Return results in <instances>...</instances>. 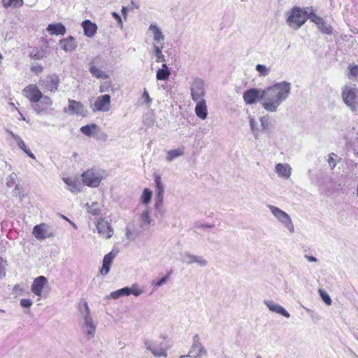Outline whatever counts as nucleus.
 I'll return each instance as SVG.
<instances>
[{"label":"nucleus","instance_id":"obj_1","mask_svg":"<svg viewBox=\"0 0 358 358\" xmlns=\"http://www.w3.org/2000/svg\"><path fill=\"white\" fill-rule=\"evenodd\" d=\"M291 83L287 81L275 83L263 89L262 107L269 113H275L280 106L289 97Z\"/></svg>","mask_w":358,"mask_h":358},{"label":"nucleus","instance_id":"obj_2","mask_svg":"<svg viewBox=\"0 0 358 358\" xmlns=\"http://www.w3.org/2000/svg\"><path fill=\"white\" fill-rule=\"evenodd\" d=\"M341 98L351 113L358 115V88L355 85H345L341 89Z\"/></svg>","mask_w":358,"mask_h":358},{"label":"nucleus","instance_id":"obj_3","mask_svg":"<svg viewBox=\"0 0 358 358\" xmlns=\"http://www.w3.org/2000/svg\"><path fill=\"white\" fill-rule=\"evenodd\" d=\"M287 24L295 30L299 29L308 20V12L296 6L287 12Z\"/></svg>","mask_w":358,"mask_h":358},{"label":"nucleus","instance_id":"obj_4","mask_svg":"<svg viewBox=\"0 0 358 358\" xmlns=\"http://www.w3.org/2000/svg\"><path fill=\"white\" fill-rule=\"evenodd\" d=\"M273 215L281 222L291 233L294 231V227L289 215L278 207L267 205Z\"/></svg>","mask_w":358,"mask_h":358},{"label":"nucleus","instance_id":"obj_5","mask_svg":"<svg viewBox=\"0 0 358 358\" xmlns=\"http://www.w3.org/2000/svg\"><path fill=\"white\" fill-rule=\"evenodd\" d=\"M83 318L82 328L88 339L94 338L96 325L94 322L93 319L90 315V309L89 306H85V312Z\"/></svg>","mask_w":358,"mask_h":358},{"label":"nucleus","instance_id":"obj_6","mask_svg":"<svg viewBox=\"0 0 358 358\" xmlns=\"http://www.w3.org/2000/svg\"><path fill=\"white\" fill-rule=\"evenodd\" d=\"M82 180L84 185L92 187H96L102 180V176L99 171L91 169L82 174Z\"/></svg>","mask_w":358,"mask_h":358},{"label":"nucleus","instance_id":"obj_7","mask_svg":"<svg viewBox=\"0 0 358 358\" xmlns=\"http://www.w3.org/2000/svg\"><path fill=\"white\" fill-rule=\"evenodd\" d=\"M32 234L37 240L41 241L54 237L55 233L50 226L45 223H41L34 226Z\"/></svg>","mask_w":358,"mask_h":358},{"label":"nucleus","instance_id":"obj_8","mask_svg":"<svg viewBox=\"0 0 358 358\" xmlns=\"http://www.w3.org/2000/svg\"><path fill=\"white\" fill-rule=\"evenodd\" d=\"M207 354V351L200 342V338L198 334L193 337V343L189 349L187 355H182L180 358L190 357L193 358L201 357Z\"/></svg>","mask_w":358,"mask_h":358},{"label":"nucleus","instance_id":"obj_9","mask_svg":"<svg viewBox=\"0 0 358 358\" xmlns=\"http://www.w3.org/2000/svg\"><path fill=\"white\" fill-rule=\"evenodd\" d=\"M191 96L194 101L203 99L206 91L204 88V82L202 79L196 78L191 84Z\"/></svg>","mask_w":358,"mask_h":358},{"label":"nucleus","instance_id":"obj_10","mask_svg":"<svg viewBox=\"0 0 358 358\" xmlns=\"http://www.w3.org/2000/svg\"><path fill=\"white\" fill-rule=\"evenodd\" d=\"M60 79L55 73L49 75L44 79L40 80L41 86L46 91L51 92L57 91Z\"/></svg>","mask_w":358,"mask_h":358},{"label":"nucleus","instance_id":"obj_11","mask_svg":"<svg viewBox=\"0 0 358 358\" xmlns=\"http://www.w3.org/2000/svg\"><path fill=\"white\" fill-rule=\"evenodd\" d=\"M155 183L156 188L155 203V207L159 212L161 211V208L163 205L164 187L162 182V178L159 175H155Z\"/></svg>","mask_w":358,"mask_h":358},{"label":"nucleus","instance_id":"obj_12","mask_svg":"<svg viewBox=\"0 0 358 358\" xmlns=\"http://www.w3.org/2000/svg\"><path fill=\"white\" fill-rule=\"evenodd\" d=\"M262 89L250 88L243 93V99L248 105L254 104L257 101L262 104Z\"/></svg>","mask_w":358,"mask_h":358},{"label":"nucleus","instance_id":"obj_13","mask_svg":"<svg viewBox=\"0 0 358 358\" xmlns=\"http://www.w3.org/2000/svg\"><path fill=\"white\" fill-rule=\"evenodd\" d=\"M110 96L109 94L99 96L94 103L92 111L108 112L110 109Z\"/></svg>","mask_w":358,"mask_h":358},{"label":"nucleus","instance_id":"obj_14","mask_svg":"<svg viewBox=\"0 0 358 358\" xmlns=\"http://www.w3.org/2000/svg\"><path fill=\"white\" fill-rule=\"evenodd\" d=\"M182 262L186 265L196 264L201 267H205L208 264V260L203 257L192 255L188 252L184 253L182 258Z\"/></svg>","mask_w":358,"mask_h":358},{"label":"nucleus","instance_id":"obj_15","mask_svg":"<svg viewBox=\"0 0 358 358\" xmlns=\"http://www.w3.org/2000/svg\"><path fill=\"white\" fill-rule=\"evenodd\" d=\"M24 95L34 104L41 99L42 92L35 85H29L23 90Z\"/></svg>","mask_w":358,"mask_h":358},{"label":"nucleus","instance_id":"obj_16","mask_svg":"<svg viewBox=\"0 0 358 358\" xmlns=\"http://www.w3.org/2000/svg\"><path fill=\"white\" fill-rule=\"evenodd\" d=\"M96 227L98 233L104 236L106 239L112 237L113 234V229L108 221L104 219H99L96 222Z\"/></svg>","mask_w":358,"mask_h":358},{"label":"nucleus","instance_id":"obj_17","mask_svg":"<svg viewBox=\"0 0 358 358\" xmlns=\"http://www.w3.org/2000/svg\"><path fill=\"white\" fill-rule=\"evenodd\" d=\"M118 253V251L112 250L107 255H106L103 259V264L100 269V273L102 275H106L110 271V265L113 263V259L115 258Z\"/></svg>","mask_w":358,"mask_h":358},{"label":"nucleus","instance_id":"obj_18","mask_svg":"<svg viewBox=\"0 0 358 358\" xmlns=\"http://www.w3.org/2000/svg\"><path fill=\"white\" fill-rule=\"evenodd\" d=\"M47 283V278L43 275H40L34 279L31 289L34 294L41 297L42 296L43 289Z\"/></svg>","mask_w":358,"mask_h":358},{"label":"nucleus","instance_id":"obj_19","mask_svg":"<svg viewBox=\"0 0 358 358\" xmlns=\"http://www.w3.org/2000/svg\"><path fill=\"white\" fill-rule=\"evenodd\" d=\"M52 104V99L42 94L40 101H38V102H34L32 105V108L37 113H40L50 108Z\"/></svg>","mask_w":358,"mask_h":358},{"label":"nucleus","instance_id":"obj_20","mask_svg":"<svg viewBox=\"0 0 358 358\" xmlns=\"http://www.w3.org/2000/svg\"><path fill=\"white\" fill-rule=\"evenodd\" d=\"M264 303L270 311L280 314L286 318L290 317V314L282 306L276 303L275 301L272 300H264Z\"/></svg>","mask_w":358,"mask_h":358},{"label":"nucleus","instance_id":"obj_21","mask_svg":"<svg viewBox=\"0 0 358 358\" xmlns=\"http://www.w3.org/2000/svg\"><path fill=\"white\" fill-rule=\"evenodd\" d=\"M69 106L64 108L65 113L71 115H83L84 113V106L80 102L75 100L69 99Z\"/></svg>","mask_w":358,"mask_h":358},{"label":"nucleus","instance_id":"obj_22","mask_svg":"<svg viewBox=\"0 0 358 358\" xmlns=\"http://www.w3.org/2000/svg\"><path fill=\"white\" fill-rule=\"evenodd\" d=\"M59 44H61V48L65 52H71L77 47V43L73 36H69L66 38L61 39L59 41Z\"/></svg>","mask_w":358,"mask_h":358},{"label":"nucleus","instance_id":"obj_23","mask_svg":"<svg viewBox=\"0 0 358 358\" xmlns=\"http://www.w3.org/2000/svg\"><path fill=\"white\" fill-rule=\"evenodd\" d=\"M46 29L51 35L56 36H64L66 31L65 26L60 22L55 24H50Z\"/></svg>","mask_w":358,"mask_h":358},{"label":"nucleus","instance_id":"obj_24","mask_svg":"<svg viewBox=\"0 0 358 358\" xmlns=\"http://www.w3.org/2000/svg\"><path fill=\"white\" fill-rule=\"evenodd\" d=\"M82 26L84 29V34L87 37L91 38L95 35L97 30V26L96 24L92 22L89 20H86L83 22Z\"/></svg>","mask_w":358,"mask_h":358},{"label":"nucleus","instance_id":"obj_25","mask_svg":"<svg viewBox=\"0 0 358 358\" xmlns=\"http://www.w3.org/2000/svg\"><path fill=\"white\" fill-rule=\"evenodd\" d=\"M195 107V113L201 120H205L207 117L208 110L204 99L199 100Z\"/></svg>","mask_w":358,"mask_h":358},{"label":"nucleus","instance_id":"obj_26","mask_svg":"<svg viewBox=\"0 0 358 358\" xmlns=\"http://www.w3.org/2000/svg\"><path fill=\"white\" fill-rule=\"evenodd\" d=\"M275 172L280 177L288 179L292 173V168L287 164H277L275 166Z\"/></svg>","mask_w":358,"mask_h":358},{"label":"nucleus","instance_id":"obj_27","mask_svg":"<svg viewBox=\"0 0 358 358\" xmlns=\"http://www.w3.org/2000/svg\"><path fill=\"white\" fill-rule=\"evenodd\" d=\"M63 181L71 192L76 193L80 191V182L78 180L73 178H63Z\"/></svg>","mask_w":358,"mask_h":358},{"label":"nucleus","instance_id":"obj_28","mask_svg":"<svg viewBox=\"0 0 358 358\" xmlns=\"http://www.w3.org/2000/svg\"><path fill=\"white\" fill-rule=\"evenodd\" d=\"M149 30L153 32L154 41L159 43L161 45H164V36L159 28L155 24H150Z\"/></svg>","mask_w":358,"mask_h":358},{"label":"nucleus","instance_id":"obj_29","mask_svg":"<svg viewBox=\"0 0 358 358\" xmlns=\"http://www.w3.org/2000/svg\"><path fill=\"white\" fill-rule=\"evenodd\" d=\"M100 130L99 127L96 124H90L83 126L80 128V131L87 136H92Z\"/></svg>","mask_w":358,"mask_h":358},{"label":"nucleus","instance_id":"obj_30","mask_svg":"<svg viewBox=\"0 0 358 358\" xmlns=\"http://www.w3.org/2000/svg\"><path fill=\"white\" fill-rule=\"evenodd\" d=\"M141 232L134 228V226L129 224L126 228L125 235L127 239L134 241L136 238L140 236Z\"/></svg>","mask_w":358,"mask_h":358},{"label":"nucleus","instance_id":"obj_31","mask_svg":"<svg viewBox=\"0 0 358 358\" xmlns=\"http://www.w3.org/2000/svg\"><path fill=\"white\" fill-rule=\"evenodd\" d=\"M140 221L141 222V229H148V226L151 223V218L148 210L143 211L140 216Z\"/></svg>","mask_w":358,"mask_h":358},{"label":"nucleus","instance_id":"obj_32","mask_svg":"<svg viewBox=\"0 0 358 358\" xmlns=\"http://www.w3.org/2000/svg\"><path fill=\"white\" fill-rule=\"evenodd\" d=\"M106 65V62L103 60V57L100 55H97L93 57L90 63L88 64L89 68H92V66L95 68H104Z\"/></svg>","mask_w":358,"mask_h":358},{"label":"nucleus","instance_id":"obj_33","mask_svg":"<svg viewBox=\"0 0 358 358\" xmlns=\"http://www.w3.org/2000/svg\"><path fill=\"white\" fill-rule=\"evenodd\" d=\"M124 296H129V287H124L110 294V298L117 299Z\"/></svg>","mask_w":358,"mask_h":358},{"label":"nucleus","instance_id":"obj_34","mask_svg":"<svg viewBox=\"0 0 358 358\" xmlns=\"http://www.w3.org/2000/svg\"><path fill=\"white\" fill-rule=\"evenodd\" d=\"M89 71L92 76L96 78L107 79L109 78L108 75L103 71L101 68H95L92 66V68H89Z\"/></svg>","mask_w":358,"mask_h":358},{"label":"nucleus","instance_id":"obj_35","mask_svg":"<svg viewBox=\"0 0 358 358\" xmlns=\"http://www.w3.org/2000/svg\"><path fill=\"white\" fill-rule=\"evenodd\" d=\"M163 47H164V45L159 46L157 45H154L152 47L153 52L156 56V62L158 63L166 62L165 57L162 54V51Z\"/></svg>","mask_w":358,"mask_h":358},{"label":"nucleus","instance_id":"obj_36","mask_svg":"<svg viewBox=\"0 0 358 358\" xmlns=\"http://www.w3.org/2000/svg\"><path fill=\"white\" fill-rule=\"evenodd\" d=\"M346 139L348 142L352 145L358 144V133L356 131L355 127H352L348 133Z\"/></svg>","mask_w":358,"mask_h":358},{"label":"nucleus","instance_id":"obj_37","mask_svg":"<svg viewBox=\"0 0 358 358\" xmlns=\"http://www.w3.org/2000/svg\"><path fill=\"white\" fill-rule=\"evenodd\" d=\"M248 118L251 131L253 134L255 138L258 139L259 136V129L258 128L257 122L255 121V118L251 116H249Z\"/></svg>","mask_w":358,"mask_h":358},{"label":"nucleus","instance_id":"obj_38","mask_svg":"<svg viewBox=\"0 0 358 358\" xmlns=\"http://www.w3.org/2000/svg\"><path fill=\"white\" fill-rule=\"evenodd\" d=\"M183 155V150L182 149H175V150H171L168 151L167 155L166 157V159L167 162H170L173 161L174 159H176L178 157H180Z\"/></svg>","mask_w":358,"mask_h":358},{"label":"nucleus","instance_id":"obj_39","mask_svg":"<svg viewBox=\"0 0 358 358\" xmlns=\"http://www.w3.org/2000/svg\"><path fill=\"white\" fill-rule=\"evenodd\" d=\"M2 4L5 8H20L23 5V0H2Z\"/></svg>","mask_w":358,"mask_h":358},{"label":"nucleus","instance_id":"obj_40","mask_svg":"<svg viewBox=\"0 0 358 358\" xmlns=\"http://www.w3.org/2000/svg\"><path fill=\"white\" fill-rule=\"evenodd\" d=\"M46 52L41 48H34L30 52V57L34 59H41L45 57Z\"/></svg>","mask_w":358,"mask_h":358},{"label":"nucleus","instance_id":"obj_41","mask_svg":"<svg viewBox=\"0 0 358 358\" xmlns=\"http://www.w3.org/2000/svg\"><path fill=\"white\" fill-rule=\"evenodd\" d=\"M171 76V71L159 69L156 73V78L158 80H167Z\"/></svg>","mask_w":358,"mask_h":358},{"label":"nucleus","instance_id":"obj_42","mask_svg":"<svg viewBox=\"0 0 358 358\" xmlns=\"http://www.w3.org/2000/svg\"><path fill=\"white\" fill-rule=\"evenodd\" d=\"M152 196V192L148 189L145 188L144 189L142 196H141V202L144 204H148L150 203L151 199Z\"/></svg>","mask_w":358,"mask_h":358},{"label":"nucleus","instance_id":"obj_43","mask_svg":"<svg viewBox=\"0 0 358 358\" xmlns=\"http://www.w3.org/2000/svg\"><path fill=\"white\" fill-rule=\"evenodd\" d=\"M260 124L262 131L265 133L269 131L270 118L268 115H264L260 117Z\"/></svg>","mask_w":358,"mask_h":358},{"label":"nucleus","instance_id":"obj_44","mask_svg":"<svg viewBox=\"0 0 358 358\" xmlns=\"http://www.w3.org/2000/svg\"><path fill=\"white\" fill-rule=\"evenodd\" d=\"M317 27L322 34H325L327 35L332 34V28L331 27V26L325 23L324 20L321 22V24H319L317 25Z\"/></svg>","mask_w":358,"mask_h":358},{"label":"nucleus","instance_id":"obj_45","mask_svg":"<svg viewBox=\"0 0 358 358\" xmlns=\"http://www.w3.org/2000/svg\"><path fill=\"white\" fill-rule=\"evenodd\" d=\"M129 295L133 294L135 296H138L143 293V290L139 287L137 283H134L131 287H129Z\"/></svg>","mask_w":358,"mask_h":358},{"label":"nucleus","instance_id":"obj_46","mask_svg":"<svg viewBox=\"0 0 358 358\" xmlns=\"http://www.w3.org/2000/svg\"><path fill=\"white\" fill-rule=\"evenodd\" d=\"M338 157L337 155L331 152L328 155V158L327 162L329 164V166L331 170H334L336 166V158Z\"/></svg>","mask_w":358,"mask_h":358},{"label":"nucleus","instance_id":"obj_47","mask_svg":"<svg viewBox=\"0 0 358 358\" xmlns=\"http://www.w3.org/2000/svg\"><path fill=\"white\" fill-rule=\"evenodd\" d=\"M110 91H113V85L110 81H106L101 83L99 87V92L101 93L109 92Z\"/></svg>","mask_w":358,"mask_h":358},{"label":"nucleus","instance_id":"obj_48","mask_svg":"<svg viewBox=\"0 0 358 358\" xmlns=\"http://www.w3.org/2000/svg\"><path fill=\"white\" fill-rule=\"evenodd\" d=\"M255 69L259 72L260 76H266L270 72V69L263 64L256 65Z\"/></svg>","mask_w":358,"mask_h":358},{"label":"nucleus","instance_id":"obj_49","mask_svg":"<svg viewBox=\"0 0 358 358\" xmlns=\"http://www.w3.org/2000/svg\"><path fill=\"white\" fill-rule=\"evenodd\" d=\"M88 212L94 215H99L100 213L99 204L97 202H93L91 206H88Z\"/></svg>","mask_w":358,"mask_h":358},{"label":"nucleus","instance_id":"obj_50","mask_svg":"<svg viewBox=\"0 0 358 358\" xmlns=\"http://www.w3.org/2000/svg\"><path fill=\"white\" fill-rule=\"evenodd\" d=\"M151 352L155 357H166L167 356L166 350L163 348H154Z\"/></svg>","mask_w":358,"mask_h":358},{"label":"nucleus","instance_id":"obj_51","mask_svg":"<svg viewBox=\"0 0 358 358\" xmlns=\"http://www.w3.org/2000/svg\"><path fill=\"white\" fill-rule=\"evenodd\" d=\"M308 19H310L313 22L315 23L317 25L321 24V22L323 20V19L321 17L317 16L313 12H310V13H308Z\"/></svg>","mask_w":358,"mask_h":358},{"label":"nucleus","instance_id":"obj_52","mask_svg":"<svg viewBox=\"0 0 358 358\" xmlns=\"http://www.w3.org/2000/svg\"><path fill=\"white\" fill-rule=\"evenodd\" d=\"M169 276V274H167L166 275L164 276L163 278H162L160 280H159L157 281H155V280L152 281V285L154 287H159L162 286L163 285L166 283V282L168 281Z\"/></svg>","mask_w":358,"mask_h":358},{"label":"nucleus","instance_id":"obj_53","mask_svg":"<svg viewBox=\"0 0 358 358\" xmlns=\"http://www.w3.org/2000/svg\"><path fill=\"white\" fill-rule=\"evenodd\" d=\"M319 292H320V295L321 298L322 299V300L324 301V302L327 305H331V299L330 296L325 291H323L322 289H320Z\"/></svg>","mask_w":358,"mask_h":358},{"label":"nucleus","instance_id":"obj_54","mask_svg":"<svg viewBox=\"0 0 358 358\" xmlns=\"http://www.w3.org/2000/svg\"><path fill=\"white\" fill-rule=\"evenodd\" d=\"M17 176L15 173H12L7 178L6 185L9 187L15 184Z\"/></svg>","mask_w":358,"mask_h":358},{"label":"nucleus","instance_id":"obj_55","mask_svg":"<svg viewBox=\"0 0 358 358\" xmlns=\"http://www.w3.org/2000/svg\"><path fill=\"white\" fill-rule=\"evenodd\" d=\"M348 69L350 70L348 76L349 78H351V77H357L358 76V65L350 66Z\"/></svg>","mask_w":358,"mask_h":358},{"label":"nucleus","instance_id":"obj_56","mask_svg":"<svg viewBox=\"0 0 358 358\" xmlns=\"http://www.w3.org/2000/svg\"><path fill=\"white\" fill-rule=\"evenodd\" d=\"M43 70V67L40 65V64H33L31 67V71L36 73V74H38L40 73H41Z\"/></svg>","mask_w":358,"mask_h":358},{"label":"nucleus","instance_id":"obj_57","mask_svg":"<svg viewBox=\"0 0 358 358\" xmlns=\"http://www.w3.org/2000/svg\"><path fill=\"white\" fill-rule=\"evenodd\" d=\"M17 140L15 141L18 147L22 149L24 152L27 149V147L26 144L24 143V141L21 138L20 136L19 138H16Z\"/></svg>","mask_w":358,"mask_h":358},{"label":"nucleus","instance_id":"obj_58","mask_svg":"<svg viewBox=\"0 0 358 358\" xmlns=\"http://www.w3.org/2000/svg\"><path fill=\"white\" fill-rule=\"evenodd\" d=\"M20 305L24 308H29L32 305V301L28 299H22L20 301Z\"/></svg>","mask_w":358,"mask_h":358},{"label":"nucleus","instance_id":"obj_59","mask_svg":"<svg viewBox=\"0 0 358 358\" xmlns=\"http://www.w3.org/2000/svg\"><path fill=\"white\" fill-rule=\"evenodd\" d=\"M6 262L3 259L2 257H0V276H5L6 272H5V267L3 266V263H6Z\"/></svg>","mask_w":358,"mask_h":358},{"label":"nucleus","instance_id":"obj_60","mask_svg":"<svg viewBox=\"0 0 358 358\" xmlns=\"http://www.w3.org/2000/svg\"><path fill=\"white\" fill-rule=\"evenodd\" d=\"M85 306H88V304L85 301L80 303L79 305V311L82 315V317H84V313L85 312Z\"/></svg>","mask_w":358,"mask_h":358},{"label":"nucleus","instance_id":"obj_61","mask_svg":"<svg viewBox=\"0 0 358 358\" xmlns=\"http://www.w3.org/2000/svg\"><path fill=\"white\" fill-rule=\"evenodd\" d=\"M24 290L20 285H15L13 287V292L16 294H20Z\"/></svg>","mask_w":358,"mask_h":358},{"label":"nucleus","instance_id":"obj_62","mask_svg":"<svg viewBox=\"0 0 358 358\" xmlns=\"http://www.w3.org/2000/svg\"><path fill=\"white\" fill-rule=\"evenodd\" d=\"M144 345H145V348L149 350V351H152L154 348V347L152 346L151 342L148 340H145L144 341Z\"/></svg>","mask_w":358,"mask_h":358},{"label":"nucleus","instance_id":"obj_63","mask_svg":"<svg viewBox=\"0 0 358 358\" xmlns=\"http://www.w3.org/2000/svg\"><path fill=\"white\" fill-rule=\"evenodd\" d=\"M112 15L113 17L116 20H117L119 24L122 25V18L120 16V15L118 13H117L116 12H113L112 13Z\"/></svg>","mask_w":358,"mask_h":358},{"label":"nucleus","instance_id":"obj_64","mask_svg":"<svg viewBox=\"0 0 358 358\" xmlns=\"http://www.w3.org/2000/svg\"><path fill=\"white\" fill-rule=\"evenodd\" d=\"M143 96L145 99V101L147 103H150L152 101L147 91H145L143 94Z\"/></svg>","mask_w":358,"mask_h":358}]
</instances>
